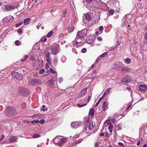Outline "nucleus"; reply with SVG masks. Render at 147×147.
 <instances>
[{
    "label": "nucleus",
    "mask_w": 147,
    "mask_h": 147,
    "mask_svg": "<svg viewBox=\"0 0 147 147\" xmlns=\"http://www.w3.org/2000/svg\"><path fill=\"white\" fill-rule=\"evenodd\" d=\"M18 91L19 93L21 95L24 96H27L29 93V90L22 87H20L19 88Z\"/></svg>",
    "instance_id": "obj_2"
},
{
    "label": "nucleus",
    "mask_w": 147,
    "mask_h": 147,
    "mask_svg": "<svg viewBox=\"0 0 147 147\" xmlns=\"http://www.w3.org/2000/svg\"><path fill=\"white\" fill-rule=\"evenodd\" d=\"M131 80L129 78L128 76H126L122 80V81L123 82L128 83L130 82Z\"/></svg>",
    "instance_id": "obj_22"
},
{
    "label": "nucleus",
    "mask_w": 147,
    "mask_h": 147,
    "mask_svg": "<svg viewBox=\"0 0 147 147\" xmlns=\"http://www.w3.org/2000/svg\"><path fill=\"white\" fill-rule=\"evenodd\" d=\"M92 17V14L90 12L86 13L85 15V19L88 21L91 20Z\"/></svg>",
    "instance_id": "obj_14"
},
{
    "label": "nucleus",
    "mask_w": 147,
    "mask_h": 147,
    "mask_svg": "<svg viewBox=\"0 0 147 147\" xmlns=\"http://www.w3.org/2000/svg\"><path fill=\"white\" fill-rule=\"evenodd\" d=\"M113 126L112 125H110L109 127L108 128L110 132H111L112 131V129L113 128Z\"/></svg>",
    "instance_id": "obj_40"
},
{
    "label": "nucleus",
    "mask_w": 147,
    "mask_h": 147,
    "mask_svg": "<svg viewBox=\"0 0 147 147\" xmlns=\"http://www.w3.org/2000/svg\"><path fill=\"white\" fill-rule=\"evenodd\" d=\"M12 76L18 80H21L23 77L22 75L16 72H12L11 74Z\"/></svg>",
    "instance_id": "obj_7"
},
{
    "label": "nucleus",
    "mask_w": 147,
    "mask_h": 147,
    "mask_svg": "<svg viewBox=\"0 0 147 147\" xmlns=\"http://www.w3.org/2000/svg\"><path fill=\"white\" fill-rule=\"evenodd\" d=\"M118 144L120 146H124V144L122 143L121 142H119Z\"/></svg>",
    "instance_id": "obj_62"
},
{
    "label": "nucleus",
    "mask_w": 147,
    "mask_h": 147,
    "mask_svg": "<svg viewBox=\"0 0 147 147\" xmlns=\"http://www.w3.org/2000/svg\"><path fill=\"white\" fill-rule=\"evenodd\" d=\"M47 38L45 36H43L40 39V40L43 42H44L47 40Z\"/></svg>",
    "instance_id": "obj_36"
},
{
    "label": "nucleus",
    "mask_w": 147,
    "mask_h": 147,
    "mask_svg": "<svg viewBox=\"0 0 147 147\" xmlns=\"http://www.w3.org/2000/svg\"><path fill=\"white\" fill-rule=\"evenodd\" d=\"M103 27L102 26H100V28H99V31L100 32H101L103 30Z\"/></svg>",
    "instance_id": "obj_52"
},
{
    "label": "nucleus",
    "mask_w": 147,
    "mask_h": 147,
    "mask_svg": "<svg viewBox=\"0 0 147 147\" xmlns=\"http://www.w3.org/2000/svg\"><path fill=\"white\" fill-rule=\"evenodd\" d=\"M92 3L91 8H95L99 7V4L100 3V0H94Z\"/></svg>",
    "instance_id": "obj_10"
},
{
    "label": "nucleus",
    "mask_w": 147,
    "mask_h": 147,
    "mask_svg": "<svg viewBox=\"0 0 147 147\" xmlns=\"http://www.w3.org/2000/svg\"><path fill=\"white\" fill-rule=\"evenodd\" d=\"M4 138V136L3 135L1 136V138H0V141H1Z\"/></svg>",
    "instance_id": "obj_58"
},
{
    "label": "nucleus",
    "mask_w": 147,
    "mask_h": 147,
    "mask_svg": "<svg viewBox=\"0 0 147 147\" xmlns=\"http://www.w3.org/2000/svg\"><path fill=\"white\" fill-rule=\"evenodd\" d=\"M81 124V122L79 121L73 122L71 123V126L73 128H77L80 126Z\"/></svg>",
    "instance_id": "obj_13"
},
{
    "label": "nucleus",
    "mask_w": 147,
    "mask_h": 147,
    "mask_svg": "<svg viewBox=\"0 0 147 147\" xmlns=\"http://www.w3.org/2000/svg\"><path fill=\"white\" fill-rule=\"evenodd\" d=\"M111 89V88H108L105 92L104 94L102 95V96L101 97H100L99 100V101L96 102V104L95 105V107H96L99 104V103L100 102L101 100L103 99V98L105 97V96L107 94H109V92L110 91Z\"/></svg>",
    "instance_id": "obj_9"
},
{
    "label": "nucleus",
    "mask_w": 147,
    "mask_h": 147,
    "mask_svg": "<svg viewBox=\"0 0 147 147\" xmlns=\"http://www.w3.org/2000/svg\"><path fill=\"white\" fill-rule=\"evenodd\" d=\"M87 88H85L82 90L81 92L79 94L78 97L81 98L84 96L87 93Z\"/></svg>",
    "instance_id": "obj_12"
},
{
    "label": "nucleus",
    "mask_w": 147,
    "mask_h": 147,
    "mask_svg": "<svg viewBox=\"0 0 147 147\" xmlns=\"http://www.w3.org/2000/svg\"><path fill=\"white\" fill-rule=\"evenodd\" d=\"M114 13V11L113 10H110L108 12V14L109 16L112 15Z\"/></svg>",
    "instance_id": "obj_33"
},
{
    "label": "nucleus",
    "mask_w": 147,
    "mask_h": 147,
    "mask_svg": "<svg viewBox=\"0 0 147 147\" xmlns=\"http://www.w3.org/2000/svg\"><path fill=\"white\" fill-rule=\"evenodd\" d=\"M97 39L99 41H101L102 40V38L100 37H97Z\"/></svg>",
    "instance_id": "obj_59"
},
{
    "label": "nucleus",
    "mask_w": 147,
    "mask_h": 147,
    "mask_svg": "<svg viewBox=\"0 0 147 147\" xmlns=\"http://www.w3.org/2000/svg\"><path fill=\"white\" fill-rule=\"evenodd\" d=\"M30 19L29 18H27L24 19L23 22V24L25 25H27L30 23Z\"/></svg>",
    "instance_id": "obj_25"
},
{
    "label": "nucleus",
    "mask_w": 147,
    "mask_h": 147,
    "mask_svg": "<svg viewBox=\"0 0 147 147\" xmlns=\"http://www.w3.org/2000/svg\"><path fill=\"white\" fill-rule=\"evenodd\" d=\"M147 89L146 86L145 85H141L139 86V90L141 91H144Z\"/></svg>",
    "instance_id": "obj_23"
},
{
    "label": "nucleus",
    "mask_w": 147,
    "mask_h": 147,
    "mask_svg": "<svg viewBox=\"0 0 147 147\" xmlns=\"http://www.w3.org/2000/svg\"><path fill=\"white\" fill-rule=\"evenodd\" d=\"M16 112V110L14 108L8 106L6 107L5 113L7 116H10L14 115Z\"/></svg>",
    "instance_id": "obj_1"
},
{
    "label": "nucleus",
    "mask_w": 147,
    "mask_h": 147,
    "mask_svg": "<svg viewBox=\"0 0 147 147\" xmlns=\"http://www.w3.org/2000/svg\"><path fill=\"white\" fill-rule=\"evenodd\" d=\"M18 138L16 136H12L9 138V140L11 142H13L16 141Z\"/></svg>",
    "instance_id": "obj_21"
},
{
    "label": "nucleus",
    "mask_w": 147,
    "mask_h": 147,
    "mask_svg": "<svg viewBox=\"0 0 147 147\" xmlns=\"http://www.w3.org/2000/svg\"><path fill=\"white\" fill-rule=\"evenodd\" d=\"M15 44L16 46H18L20 45L21 44V42L17 40L15 41Z\"/></svg>",
    "instance_id": "obj_34"
},
{
    "label": "nucleus",
    "mask_w": 147,
    "mask_h": 147,
    "mask_svg": "<svg viewBox=\"0 0 147 147\" xmlns=\"http://www.w3.org/2000/svg\"><path fill=\"white\" fill-rule=\"evenodd\" d=\"M108 54V52H105V53L102 54H101L100 56V57H102V58H103V57H106L107 55Z\"/></svg>",
    "instance_id": "obj_39"
},
{
    "label": "nucleus",
    "mask_w": 147,
    "mask_h": 147,
    "mask_svg": "<svg viewBox=\"0 0 147 147\" xmlns=\"http://www.w3.org/2000/svg\"><path fill=\"white\" fill-rule=\"evenodd\" d=\"M45 71V70L43 69L40 70L39 71V73L40 74H42Z\"/></svg>",
    "instance_id": "obj_51"
},
{
    "label": "nucleus",
    "mask_w": 147,
    "mask_h": 147,
    "mask_svg": "<svg viewBox=\"0 0 147 147\" xmlns=\"http://www.w3.org/2000/svg\"><path fill=\"white\" fill-rule=\"evenodd\" d=\"M86 105H87V103L85 104H82V105H80L79 104H78L77 105V106L78 107H84L85 106H86Z\"/></svg>",
    "instance_id": "obj_44"
},
{
    "label": "nucleus",
    "mask_w": 147,
    "mask_h": 147,
    "mask_svg": "<svg viewBox=\"0 0 147 147\" xmlns=\"http://www.w3.org/2000/svg\"><path fill=\"white\" fill-rule=\"evenodd\" d=\"M84 43V42H80V43H76V47H79L83 45Z\"/></svg>",
    "instance_id": "obj_32"
},
{
    "label": "nucleus",
    "mask_w": 147,
    "mask_h": 147,
    "mask_svg": "<svg viewBox=\"0 0 147 147\" xmlns=\"http://www.w3.org/2000/svg\"><path fill=\"white\" fill-rule=\"evenodd\" d=\"M18 32L19 33V34H22L23 32V31H22V30L21 29V28H19V29H18Z\"/></svg>",
    "instance_id": "obj_54"
},
{
    "label": "nucleus",
    "mask_w": 147,
    "mask_h": 147,
    "mask_svg": "<svg viewBox=\"0 0 147 147\" xmlns=\"http://www.w3.org/2000/svg\"><path fill=\"white\" fill-rule=\"evenodd\" d=\"M123 65V63L120 62H117L112 65L111 67L115 70H118L120 68V67Z\"/></svg>",
    "instance_id": "obj_5"
},
{
    "label": "nucleus",
    "mask_w": 147,
    "mask_h": 147,
    "mask_svg": "<svg viewBox=\"0 0 147 147\" xmlns=\"http://www.w3.org/2000/svg\"><path fill=\"white\" fill-rule=\"evenodd\" d=\"M97 63V61L95 62V63H94L93 64H92V65L91 66V68H92V69L96 65V64Z\"/></svg>",
    "instance_id": "obj_49"
},
{
    "label": "nucleus",
    "mask_w": 147,
    "mask_h": 147,
    "mask_svg": "<svg viewBox=\"0 0 147 147\" xmlns=\"http://www.w3.org/2000/svg\"><path fill=\"white\" fill-rule=\"evenodd\" d=\"M38 122H39V121L38 120H33L31 122V123H38Z\"/></svg>",
    "instance_id": "obj_46"
},
{
    "label": "nucleus",
    "mask_w": 147,
    "mask_h": 147,
    "mask_svg": "<svg viewBox=\"0 0 147 147\" xmlns=\"http://www.w3.org/2000/svg\"><path fill=\"white\" fill-rule=\"evenodd\" d=\"M59 45L56 44L54 45L51 48V52L52 54L56 55L59 51Z\"/></svg>",
    "instance_id": "obj_4"
},
{
    "label": "nucleus",
    "mask_w": 147,
    "mask_h": 147,
    "mask_svg": "<svg viewBox=\"0 0 147 147\" xmlns=\"http://www.w3.org/2000/svg\"><path fill=\"white\" fill-rule=\"evenodd\" d=\"M86 49L85 48H83L81 50V51L82 53H85L86 52Z\"/></svg>",
    "instance_id": "obj_50"
},
{
    "label": "nucleus",
    "mask_w": 147,
    "mask_h": 147,
    "mask_svg": "<svg viewBox=\"0 0 147 147\" xmlns=\"http://www.w3.org/2000/svg\"><path fill=\"white\" fill-rule=\"evenodd\" d=\"M28 56L27 55H25L24 56V58L22 59L21 61L22 62H23L25 60H26L28 58Z\"/></svg>",
    "instance_id": "obj_41"
},
{
    "label": "nucleus",
    "mask_w": 147,
    "mask_h": 147,
    "mask_svg": "<svg viewBox=\"0 0 147 147\" xmlns=\"http://www.w3.org/2000/svg\"><path fill=\"white\" fill-rule=\"evenodd\" d=\"M40 136L38 134H33L32 136V137L33 138H37L39 137Z\"/></svg>",
    "instance_id": "obj_37"
},
{
    "label": "nucleus",
    "mask_w": 147,
    "mask_h": 147,
    "mask_svg": "<svg viewBox=\"0 0 147 147\" xmlns=\"http://www.w3.org/2000/svg\"><path fill=\"white\" fill-rule=\"evenodd\" d=\"M94 0H83V3L85 6L88 9H91L92 3Z\"/></svg>",
    "instance_id": "obj_6"
},
{
    "label": "nucleus",
    "mask_w": 147,
    "mask_h": 147,
    "mask_svg": "<svg viewBox=\"0 0 147 147\" xmlns=\"http://www.w3.org/2000/svg\"><path fill=\"white\" fill-rule=\"evenodd\" d=\"M63 80V79L62 78L60 77L59 79V82L61 83Z\"/></svg>",
    "instance_id": "obj_57"
},
{
    "label": "nucleus",
    "mask_w": 147,
    "mask_h": 147,
    "mask_svg": "<svg viewBox=\"0 0 147 147\" xmlns=\"http://www.w3.org/2000/svg\"><path fill=\"white\" fill-rule=\"evenodd\" d=\"M108 103L107 102L105 101L103 103V110L105 111L108 109Z\"/></svg>",
    "instance_id": "obj_19"
},
{
    "label": "nucleus",
    "mask_w": 147,
    "mask_h": 147,
    "mask_svg": "<svg viewBox=\"0 0 147 147\" xmlns=\"http://www.w3.org/2000/svg\"><path fill=\"white\" fill-rule=\"evenodd\" d=\"M115 129L117 130H120L122 129V126L121 124H119L116 126Z\"/></svg>",
    "instance_id": "obj_30"
},
{
    "label": "nucleus",
    "mask_w": 147,
    "mask_h": 147,
    "mask_svg": "<svg viewBox=\"0 0 147 147\" xmlns=\"http://www.w3.org/2000/svg\"><path fill=\"white\" fill-rule=\"evenodd\" d=\"M22 24V22H20L19 23L16 24L15 25V26H16V28L18 27L19 26H20Z\"/></svg>",
    "instance_id": "obj_43"
},
{
    "label": "nucleus",
    "mask_w": 147,
    "mask_h": 147,
    "mask_svg": "<svg viewBox=\"0 0 147 147\" xmlns=\"http://www.w3.org/2000/svg\"><path fill=\"white\" fill-rule=\"evenodd\" d=\"M97 63V61L95 62V63H94L93 64H92V65L91 66V68H92V69L96 65V64Z\"/></svg>",
    "instance_id": "obj_48"
},
{
    "label": "nucleus",
    "mask_w": 147,
    "mask_h": 147,
    "mask_svg": "<svg viewBox=\"0 0 147 147\" xmlns=\"http://www.w3.org/2000/svg\"><path fill=\"white\" fill-rule=\"evenodd\" d=\"M94 111L93 108H91L89 111V115L91 117H93L94 115Z\"/></svg>",
    "instance_id": "obj_24"
},
{
    "label": "nucleus",
    "mask_w": 147,
    "mask_h": 147,
    "mask_svg": "<svg viewBox=\"0 0 147 147\" xmlns=\"http://www.w3.org/2000/svg\"><path fill=\"white\" fill-rule=\"evenodd\" d=\"M95 38V36H89L87 38V42L89 44H92V46L94 45V40Z\"/></svg>",
    "instance_id": "obj_8"
},
{
    "label": "nucleus",
    "mask_w": 147,
    "mask_h": 147,
    "mask_svg": "<svg viewBox=\"0 0 147 147\" xmlns=\"http://www.w3.org/2000/svg\"><path fill=\"white\" fill-rule=\"evenodd\" d=\"M71 44L73 45V46H74L75 45H76V41H72L71 43Z\"/></svg>",
    "instance_id": "obj_61"
},
{
    "label": "nucleus",
    "mask_w": 147,
    "mask_h": 147,
    "mask_svg": "<svg viewBox=\"0 0 147 147\" xmlns=\"http://www.w3.org/2000/svg\"><path fill=\"white\" fill-rule=\"evenodd\" d=\"M83 140V139L82 138L79 139L77 141H76L75 142L74 144H79V143L81 142Z\"/></svg>",
    "instance_id": "obj_38"
},
{
    "label": "nucleus",
    "mask_w": 147,
    "mask_h": 147,
    "mask_svg": "<svg viewBox=\"0 0 147 147\" xmlns=\"http://www.w3.org/2000/svg\"><path fill=\"white\" fill-rule=\"evenodd\" d=\"M132 71V69L127 67H122L121 71L124 73L129 72Z\"/></svg>",
    "instance_id": "obj_16"
},
{
    "label": "nucleus",
    "mask_w": 147,
    "mask_h": 147,
    "mask_svg": "<svg viewBox=\"0 0 147 147\" xmlns=\"http://www.w3.org/2000/svg\"><path fill=\"white\" fill-rule=\"evenodd\" d=\"M32 117L34 119H40L42 118V115L40 113L36 114L35 115H33Z\"/></svg>",
    "instance_id": "obj_27"
},
{
    "label": "nucleus",
    "mask_w": 147,
    "mask_h": 147,
    "mask_svg": "<svg viewBox=\"0 0 147 147\" xmlns=\"http://www.w3.org/2000/svg\"><path fill=\"white\" fill-rule=\"evenodd\" d=\"M13 17L11 16H8L4 18L3 19V21L4 22H8L12 19Z\"/></svg>",
    "instance_id": "obj_18"
},
{
    "label": "nucleus",
    "mask_w": 147,
    "mask_h": 147,
    "mask_svg": "<svg viewBox=\"0 0 147 147\" xmlns=\"http://www.w3.org/2000/svg\"><path fill=\"white\" fill-rule=\"evenodd\" d=\"M53 33V32L52 31H51L49 32L47 34V37L48 38L50 37L52 35Z\"/></svg>",
    "instance_id": "obj_35"
},
{
    "label": "nucleus",
    "mask_w": 147,
    "mask_h": 147,
    "mask_svg": "<svg viewBox=\"0 0 147 147\" xmlns=\"http://www.w3.org/2000/svg\"><path fill=\"white\" fill-rule=\"evenodd\" d=\"M56 81V79H52L51 80H49L47 81V83L48 86L50 87H53L55 84V81Z\"/></svg>",
    "instance_id": "obj_17"
},
{
    "label": "nucleus",
    "mask_w": 147,
    "mask_h": 147,
    "mask_svg": "<svg viewBox=\"0 0 147 147\" xmlns=\"http://www.w3.org/2000/svg\"><path fill=\"white\" fill-rule=\"evenodd\" d=\"M144 38L145 39L147 40V32L146 33Z\"/></svg>",
    "instance_id": "obj_64"
},
{
    "label": "nucleus",
    "mask_w": 147,
    "mask_h": 147,
    "mask_svg": "<svg viewBox=\"0 0 147 147\" xmlns=\"http://www.w3.org/2000/svg\"><path fill=\"white\" fill-rule=\"evenodd\" d=\"M87 32V30L86 29H84L77 32V39L80 38L81 39H83L84 37L86 35Z\"/></svg>",
    "instance_id": "obj_3"
},
{
    "label": "nucleus",
    "mask_w": 147,
    "mask_h": 147,
    "mask_svg": "<svg viewBox=\"0 0 147 147\" xmlns=\"http://www.w3.org/2000/svg\"><path fill=\"white\" fill-rule=\"evenodd\" d=\"M126 18V16H125V17L123 18L122 20V23L121 24L122 26H124L127 23H128L127 22Z\"/></svg>",
    "instance_id": "obj_26"
},
{
    "label": "nucleus",
    "mask_w": 147,
    "mask_h": 147,
    "mask_svg": "<svg viewBox=\"0 0 147 147\" xmlns=\"http://www.w3.org/2000/svg\"><path fill=\"white\" fill-rule=\"evenodd\" d=\"M57 59L54 60L53 61V63H54L55 65H56L57 63Z\"/></svg>",
    "instance_id": "obj_60"
},
{
    "label": "nucleus",
    "mask_w": 147,
    "mask_h": 147,
    "mask_svg": "<svg viewBox=\"0 0 147 147\" xmlns=\"http://www.w3.org/2000/svg\"><path fill=\"white\" fill-rule=\"evenodd\" d=\"M5 9L7 11L11 10L14 9L13 6L10 5H8L5 6Z\"/></svg>",
    "instance_id": "obj_20"
},
{
    "label": "nucleus",
    "mask_w": 147,
    "mask_h": 147,
    "mask_svg": "<svg viewBox=\"0 0 147 147\" xmlns=\"http://www.w3.org/2000/svg\"><path fill=\"white\" fill-rule=\"evenodd\" d=\"M45 107V105H43L42 106V108L41 109V110L42 111H47V108H46L45 109H44V108Z\"/></svg>",
    "instance_id": "obj_45"
},
{
    "label": "nucleus",
    "mask_w": 147,
    "mask_h": 147,
    "mask_svg": "<svg viewBox=\"0 0 147 147\" xmlns=\"http://www.w3.org/2000/svg\"><path fill=\"white\" fill-rule=\"evenodd\" d=\"M50 71L53 74L55 73V72L54 70H53V69L51 68L50 69Z\"/></svg>",
    "instance_id": "obj_55"
},
{
    "label": "nucleus",
    "mask_w": 147,
    "mask_h": 147,
    "mask_svg": "<svg viewBox=\"0 0 147 147\" xmlns=\"http://www.w3.org/2000/svg\"><path fill=\"white\" fill-rule=\"evenodd\" d=\"M42 25V24H41V23H39L38 24V25H37L36 26V28H37L38 29H39V28L41 26V25Z\"/></svg>",
    "instance_id": "obj_56"
},
{
    "label": "nucleus",
    "mask_w": 147,
    "mask_h": 147,
    "mask_svg": "<svg viewBox=\"0 0 147 147\" xmlns=\"http://www.w3.org/2000/svg\"><path fill=\"white\" fill-rule=\"evenodd\" d=\"M67 141V139L65 138H62L58 141V142L57 144L58 145L61 147L63 144H64Z\"/></svg>",
    "instance_id": "obj_15"
},
{
    "label": "nucleus",
    "mask_w": 147,
    "mask_h": 147,
    "mask_svg": "<svg viewBox=\"0 0 147 147\" xmlns=\"http://www.w3.org/2000/svg\"><path fill=\"white\" fill-rule=\"evenodd\" d=\"M36 82V79H33L32 80L31 84L33 85L36 84L35 83Z\"/></svg>",
    "instance_id": "obj_42"
},
{
    "label": "nucleus",
    "mask_w": 147,
    "mask_h": 147,
    "mask_svg": "<svg viewBox=\"0 0 147 147\" xmlns=\"http://www.w3.org/2000/svg\"><path fill=\"white\" fill-rule=\"evenodd\" d=\"M83 39H81L80 38H79L77 39L76 36L75 39V41H76V43H80V42H83Z\"/></svg>",
    "instance_id": "obj_31"
},
{
    "label": "nucleus",
    "mask_w": 147,
    "mask_h": 147,
    "mask_svg": "<svg viewBox=\"0 0 147 147\" xmlns=\"http://www.w3.org/2000/svg\"><path fill=\"white\" fill-rule=\"evenodd\" d=\"M45 121L44 119H41L40 121H39L38 123H39L40 124H43L45 122Z\"/></svg>",
    "instance_id": "obj_47"
},
{
    "label": "nucleus",
    "mask_w": 147,
    "mask_h": 147,
    "mask_svg": "<svg viewBox=\"0 0 147 147\" xmlns=\"http://www.w3.org/2000/svg\"><path fill=\"white\" fill-rule=\"evenodd\" d=\"M115 47H111L109 49V51H112L114 49H115Z\"/></svg>",
    "instance_id": "obj_63"
},
{
    "label": "nucleus",
    "mask_w": 147,
    "mask_h": 147,
    "mask_svg": "<svg viewBox=\"0 0 147 147\" xmlns=\"http://www.w3.org/2000/svg\"><path fill=\"white\" fill-rule=\"evenodd\" d=\"M66 14V11L65 10L63 11V16L64 17H65V16Z\"/></svg>",
    "instance_id": "obj_53"
},
{
    "label": "nucleus",
    "mask_w": 147,
    "mask_h": 147,
    "mask_svg": "<svg viewBox=\"0 0 147 147\" xmlns=\"http://www.w3.org/2000/svg\"><path fill=\"white\" fill-rule=\"evenodd\" d=\"M45 54L46 56V60L47 61L49 64H51V58L50 57V53L47 51H46L45 52Z\"/></svg>",
    "instance_id": "obj_11"
},
{
    "label": "nucleus",
    "mask_w": 147,
    "mask_h": 147,
    "mask_svg": "<svg viewBox=\"0 0 147 147\" xmlns=\"http://www.w3.org/2000/svg\"><path fill=\"white\" fill-rule=\"evenodd\" d=\"M94 127V125L92 122H90L89 123L88 128L89 129L92 130Z\"/></svg>",
    "instance_id": "obj_29"
},
{
    "label": "nucleus",
    "mask_w": 147,
    "mask_h": 147,
    "mask_svg": "<svg viewBox=\"0 0 147 147\" xmlns=\"http://www.w3.org/2000/svg\"><path fill=\"white\" fill-rule=\"evenodd\" d=\"M131 62V60L130 59L127 58L125 59L124 62L127 64H130Z\"/></svg>",
    "instance_id": "obj_28"
}]
</instances>
